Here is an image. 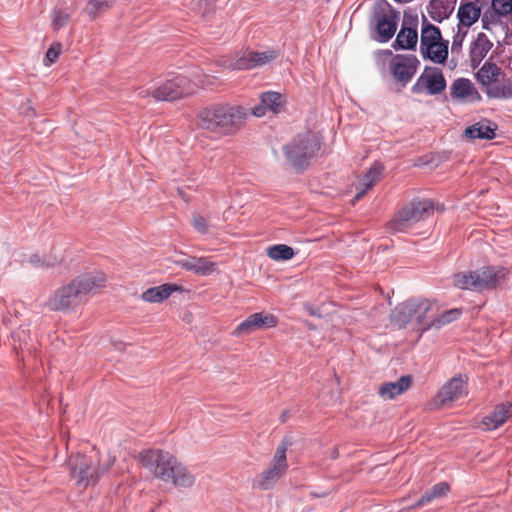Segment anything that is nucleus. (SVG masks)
<instances>
[{
    "label": "nucleus",
    "mask_w": 512,
    "mask_h": 512,
    "mask_svg": "<svg viewBox=\"0 0 512 512\" xmlns=\"http://www.w3.org/2000/svg\"><path fill=\"white\" fill-rule=\"evenodd\" d=\"M106 276L101 272L84 273L58 288L47 301L52 311H67L76 308L105 286Z\"/></svg>",
    "instance_id": "f257e3e1"
},
{
    "label": "nucleus",
    "mask_w": 512,
    "mask_h": 512,
    "mask_svg": "<svg viewBox=\"0 0 512 512\" xmlns=\"http://www.w3.org/2000/svg\"><path fill=\"white\" fill-rule=\"evenodd\" d=\"M140 462L153 475L176 487L188 488L195 481L194 475L171 453L162 450H145L140 454Z\"/></svg>",
    "instance_id": "f03ea898"
},
{
    "label": "nucleus",
    "mask_w": 512,
    "mask_h": 512,
    "mask_svg": "<svg viewBox=\"0 0 512 512\" xmlns=\"http://www.w3.org/2000/svg\"><path fill=\"white\" fill-rule=\"evenodd\" d=\"M247 109L229 104L213 105L198 115L199 126L217 134H233L247 117Z\"/></svg>",
    "instance_id": "7ed1b4c3"
},
{
    "label": "nucleus",
    "mask_w": 512,
    "mask_h": 512,
    "mask_svg": "<svg viewBox=\"0 0 512 512\" xmlns=\"http://www.w3.org/2000/svg\"><path fill=\"white\" fill-rule=\"evenodd\" d=\"M435 312V302L425 298H412L398 304L390 313V321L398 329L409 324L422 335V329L429 323Z\"/></svg>",
    "instance_id": "20e7f679"
},
{
    "label": "nucleus",
    "mask_w": 512,
    "mask_h": 512,
    "mask_svg": "<svg viewBox=\"0 0 512 512\" xmlns=\"http://www.w3.org/2000/svg\"><path fill=\"white\" fill-rule=\"evenodd\" d=\"M504 267L487 266L475 271L460 272L454 275L453 283L459 289L482 292L496 288L507 277Z\"/></svg>",
    "instance_id": "39448f33"
},
{
    "label": "nucleus",
    "mask_w": 512,
    "mask_h": 512,
    "mask_svg": "<svg viewBox=\"0 0 512 512\" xmlns=\"http://www.w3.org/2000/svg\"><path fill=\"white\" fill-rule=\"evenodd\" d=\"M320 149L319 139L309 132L298 134L283 146L287 162L298 172L304 171Z\"/></svg>",
    "instance_id": "423d86ee"
},
{
    "label": "nucleus",
    "mask_w": 512,
    "mask_h": 512,
    "mask_svg": "<svg viewBox=\"0 0 512 512\" xmlns=\"http://www.w3.org/2000/svg\"><path fill=\"white\" fill-rule=\"evenodd\" d=\"M113 463L114 458H110L106 465L99 466L96 452L92 455L78 453L69 459L70 475L78 485L86 487L97 482Z\"/></svg>",
    "instance_id": "0eeeda50"
},
{
    "label": "nucleus",
    "mask_w": 512,
    "mask_h": 512,
    "mask_svg": "<svg viewBox=\"0 0 512 512\" xmlns=\"http://www.w3.org/2000/svg\"><path fill=\"white\" fill-rule=\"evenodd\" d=\"M399 18V11L388 1H376L370 16V25L373 26L375 32L372 38L380 43H387L397 30Z\"/></svg>",
    "instance_id": "6e6552de"
},
{
    "label": "nucleus",
    "mask_w": 512,
    "mask_h": 512,
    "mask_svg": "<svg viewBox=\"0 0 512 512\" xmlns=\"http://www.w3.org/2000/svg\"><path fill=\"white\" fill-rule=\"evenodd\" d=\"M420 52L423 58L444 64L448 57V41H443L440 29L422 17Z\"/></svg>",
    "instance_id": "1a4fd4ad"
},
{
    "label": "nucleus",
    "mask_w": 512,
    "mask_h": 512,
    "mask_svg": "<svg viewBox=\"0 0 512 512\" xmlns=\"http://www.w3.org/2000/svg\"><path fill=\"white\" fill-rule=\"evenodd\" d=\"M434 209V203L431 200L414 199L389 222V229L395 232H404L414 223L433 214Z\"/></svg>",
    "instance_id": "9d476101"
},
{
    "label": "nucleus",
    "mask_w": 512,
    "mask_h": 512,
    "mask_svg": "<svg viewBox=\"0 0 512 512\" xmlns=\"http://www.w3.org/2000/svg\"><path fill=\"white\" fill-rule=\"evenodd\" d=\"M293 445V438L285 436L276 449L270 467L263 471L256 480L255 485L261 490L272 489L277 481L286 473L288 469L286 452Z\"/></svg>",
    "instance_id": "9b49d317"
},
{
    "label": "nucleus",
    "mask_w": 512,
    "mask_h": 512,
    "mask_svg": "<svg viewBox=\"0 0 512 512\" xmlns=\"http://www.w3.org/2000/svg\"><path fill=\"white\" fill-rule=\"evenodd\" d=\"M386 57H390L389 70L393 78L405 87L417 72L420 61L415 55L397 54L393 56L390 50L382 51Z\"/></svg>",
    "instance_id": "f8f14e48"
},
{
    "label": "nucleus",
    "mask_w": 512,
    "mask_h": 512,
    "mask_svg": "<svg viewBox=\"0 0 512 512\" xmlns=\"http://www.w3.org/2000/svg\"><path fill=\"white\" fill-rule=\"evenodd\" d=\"M281 56L279 49H268L266 51H254L247 49L237 54L229 67L234 70H252L274 62Z\"/></svg>",
    "instance_id": "ddd939ff"
},
{
    "label": "nucleus",
    "mask_w": 512,
    "mask_h": 512,
    "mask_svg": "<svg viewBox=\"0 0 512 512\" xmlns=\"http://www.w3.org/2000/svg\"><path fill=\"white\" fill-rule=\"evenodd\" d=\"M446 86L447 82L442 70L438 67L426 66L411 87V92L421 94L426 91L429 95H438L446 89Z\"/></svg>",
    "instance_id": "4468645a"
},
{
    "label": "nucleus",
    "mask_w": 512,
    "mask_h": 512,
    "mask_svg": "<svg viewBox=\"0 0 512 512\" xmlns=\"http://www.w3.org/2000/svg\"><path fill=\"white\" fill-rule=\"evenodd\" d=\"M192 92L190 83L183 75H177L158 86L152 96L157 101H174Z\"/></svg>",
    "instance_id": "2eb2a0df"
},
{
    "label": "nucleus",
    "mask_w": 512,
    "mask_h": 512,
    "mask_svg": "<svg viewBox=\"0 0 512 512\" xmlns=\"http://www.w3.org/2000/svg\"><path fill=\"white\" fill-rule=\"evenodd\" d=\"M417 25V16H408L406 13L404 14L401 29L392 44V47L396 51L416 49L418 41Z\"/></svg>",
    "instance_id": "dca6fc26"
},
{
    "label": "nucleus",
    "mask_w": 512,
    "mask_h": 512,
    "mask_svg": "<svg viewBox=\"0 0 512 512\" xmlns=\"http://www.w3.org/2000/svg\"><path fill=\"white\" fill-rule=\"evenodd\" d=\"M276 324L277 318L272 314L253 313L235 328L233 335L237 337L249 335L259 329L275 327Z\"/></svg>",
    "instance_id": "f3484780"
},
{
    "label": "nucleus",
    "mask_w": 512,
    "mask_h": 512,
    "mask_svg": "<svg viewBox=\"0 0 512 512\" xmlns=\"http://www.w3.org/2000/svg\"><path fill=\"white\" fill-rule=\"evenodd\" d=\"M467 394V377L465 375H456L451 378L436 394L435 402L438 405H445L448 402L455 401L461 396Z\"/></svg>",
    "instance_id": "a211bd4d"
},
{
    "label": "nucleus",
    "mask_w": 512,
    "mask_h": 512,
    "mask_svg": "<svg viewBox=\"0 0 512 512\" xmlns=\"http://www.w3.org/2000/svg\"><path fill=\"white\" fill-rule=\"evenodd\" d=\"M285 104L284 95L275 91H266L260 96V104L252 108V114L256 117H262L267 110L277 114L281 112Z\"/></svg>",
    "instance_id": "6ab92c4d"
},
{
    "label": "nucleus",
    "mask_w": 512,
    "mask_h": 512,
    "mask_svg": "<svg viewBox=\"0 0 512 512\" xmlns=\"http://www.w3.org/2000/svg\"><path fill=\"white\" fill-rule=\"evenodd\" d=\"M450 95L454 99L475 102L481 100V95L467 78H458L450 86Z\"/></svg>",
    "instance_id": "aec40b11"
},
{
    "label": "nucleus",
    "mask_w": 512,
    "mask_h": 512,
    "mask_svg": "<svg viewBox=\"0 0 512 512\" xmlns=\"http://www.w3.org/2000/svg\"><path fill=\"white\" fill-rule=\"evenodd\" d=\"M512 415V403L504 402L495 406L494 410L482 420L487 430H495L502 426Z\"/></svg>",
    "instance_id": "412c9836"
},
{
    "label": "nucleus",
    "mask_w": 512,
    "mask_h": 512,
    "mask_svg": "<svg viewBox=\"0 0 512 512\" xmlns=\"http://www.w3.org/2000/svg\"><path fill=\"white\" fill-rule=\"evenodd\" d=\"M383 171V165L378 162L374 163V165L367 170V172L359 179L354 201L360 200L364 194L375 185V183L381 180L383 177Z\"/></svg>",
    "instance_id": "4be33fe9"
},
{
    "label": "nucleus",
    "mask_w": 512,
    "mask_h": 512,
    "mask_svg": "<svg viewBox=\"0 0 512 512\" xmlns=\"http://www.w3.org/2000/svg\"><path fill=\"white\" fill-rule=\"evenodd\" d=\"M412 381V376L403 375L394 382H385L379 387V395L384 400H391L408 390Z\"/></svg>",
    "instance_id": "5701e85b"
},
{
    "label": "nucleus",
    "mask_w": 512,
    "mask_h": 512,
    "mask_svg": "<svg viewBox=\"0 0 512 512\" xmlns=\"http://www.w3.org/2000/svg\"><path fill=\"white\" fill-rule=\"evenodd\" d=\"M461 315L460 309H450L438 314V306L435 303V312L433 316L429 318V323L427 326H424L422 329V333H425L428 330L435 329L439 330L445 325L457 320Z\"/></svg>",
    "instance_id": "b1692460"
},
{
    "label": "nucleus",
    "mask_w": 512,
    "mask_h": 512,
    "mask_svg": "<svg viewBox=\"0 0 512 512\" xmlns=\"http://www.w3.org/2000/svg\"><path fill=\"white\" fill-rule=\"evenodd\" d=\"M481 16V7L473 2L461 3L457 12L459 20L458 27L468 29L471 27Z\"/></svg>",
    "instance_id": "393cba45"
},
{
    "label": "nucleus",
    "mask_w": 512,
    "mask_h": 512,
    "mask_svg": "<svg viewBox=\"0 0 512 512\" xmlns=\"http://www.w3.org/2000/svg\"><path fill=\"white\" fill-rule=\"evenodd\" d=\"M501 69L493 62L486 61L476 73L477 81L485 89V93L492 84L502 76Z\"/></svg>",
    "instance_id": "a878e982"
},
{
    "label": "nucleus",
    "mask_w": 512,
    "mask_h": 512,
    "mask_svg": "<svg viewBox=\"0 0 512 512\" xmlns=\"http://www.w3.org/2000/svg\"><path fill=\"white\" fill-rule=\"evenodd\" d=\"M486 95L490 99H512V76L503 73L499 80L488 88Z\"/></svg>",
    "instance_id": "bb28decb"
},
{
    "label": "nucleus",
    "mask_w": 512,
    "mask_h": 512,
    "mask_svg": "<svg viewBox=\"0 0 512 512\" xmlns=\"http://www.w3.org/2000/svg\"><path fill=\"white\" fill-rule=\"evenodd\" d=\"M179 289L176 284H162L159 286L151 287L144 291L141 295L142 299L150 303H160L167 299L172 292Z\"/></svg>",
    "instance_id": "cd10ccee"
},
{
    "label": "nucleus",
    "mask_w": 512,
    "mask_h": 512,
    "mask_svg": "<svg viewBox=\"0 0 512 512\" xmlns=\"http://www.w3.org/2000/svg\"><path fill=\"white\" fill-rule=\"evenodd\" d=\"M493 44L486 34L479 33L470 48V58L473 65L479 64L491 50Z\"/></svg>",
    "instance_id": "c85d7f7f"
},
{
    "label": "nucleus",
    "mask_w": 512,
    "mask_h": 512,
    "mask_svg": "<svg viewBox=\"0 0 512 512\" xmlns=\"http://www.w3.org/2000/svg\"><path fill=\"white\" fill-rule=\"evenodd\" d=\"M450 491V486L446 482H439L432 488L427 490L414 504L410 506V509H416L427 505L435 499L444 497Z\"/></svg>",
    "instance_id": "c756f323"
},
{
    "label": "nucleus",
    "mask_w": 512,
    "mask_h": 512,
    "mask_svg": "<svg viewBox=\"0 0 512 512\" xmlns=\"http://www.w3.org/2000/svg\"><path fill=\"white\" fill-rule=\"evenodd\" d=\"M496 125L492 127L488 123L477 122L465 129V136L470 139L491 140L495 137Z\"/></svg>",
    "instance_id": "7c9ffc66"
},
{
    "label": "nucleus",
    "mask_w": 512,
    "mask_h": 512,
    "mask_svg": "<svg viewBox=\"0 0 512 512\" xmlns=\"http://www.w3.org/2000/svg\"><path fill=\"white\" fill-rule=\"evenodd\" d=\"M427 11L436 22H442L444 19H447L452 12L448 4L442 0H430Z\"/></svg>",
    "instance_id": "2f4dec72"
},
{
    "label": "nucleus",
    "mask_w": 512,
    "mask_h": 512,
    "mask_svg": "<svg viewBox=\"0 0 512 512\" xmlns=\"http://www.w3.org/2000/svg\"><path fill=\"white\" fill-rule=\"evenodd\" d=\"M267 256L274 261H287L294 257L295 251L286 244H275L267 248Z\"/></svg>",
    "instance_id": "473e14b6"
},
{
    "label": "nucleus",
    "mask_w": 512,
    "mask_h": 512,
    "mask_svg": "<svg viewBox=\"0 0 512 512\" xmlns=\"http://www.w3.org/2000/svg\"><path fill=\"white\" fill-rule=\"evenodd\" d=\"M113 4L114 0H89L84 10L90 18H95L110 9Z\"/></svg>",
    "instance_id": "72a5a7b5"
},
{
    "label": "nucleus",
    "mask_w": 512,
    "mask_h": 512,
    "mask_svg": "<svg viewBox=\"0 0 512 512\" xmlns=\"http://www.w3.org/2000/svg\"><path fill=\"white\" fill-rule=\"evenodd\" d=\"M193 273L200 276L211 275L216 269V263L209 261L206 257H195Z\"/></svg>",
    "instance_id": "f704fd0d"
},
{
    "label": "nucleus",
    "mask_w": 512,
    "mask_h": 512,
    "mask_svg": "<svg viewBox=\"0 0 512 512\" xmlns=\"http://www.w3.org/2000/svg\"><path fill=\"white\" fill-rule=\"evenodd\" d=\"M61 260L62 259L57 256H47V257L41 258L39 254H31L28 257L27 262L36 268H38V267L49 268V267L55 266L56 264L61 262Z\"/></svg>",
    "instance_id": "c9c22d12"
},
{
    "label": "nucleus",
    "mask_w": 512,
    "mask_h": 512,
    "mask_svg": "<svg viewBox=\"0 0 512 512\" xmlns=\"http://www.w3.org/2000/svg\"><path fill=\"white\" fill-rule=\"evenodd\" d=\"M491 8L498 17L506 16L512 11V0H492Z\"/></svg>",
    "instance_id": "e433bc0d"
},
{
    "label": "nucleus",
    "mask_w": 512,
    "mask_h": 512,
    "mask_svg": "<svg viewBox=\"0 0 512 512\" xmlns=\"http://www.w3.org/2000/svg\"><path fill=\"white\" fill-rule=\"evenodd\" d=\"M468 33L467 29H463L461 27H458L457 33L453 37L452 45H451V52L452 54L460 53L462 49V45L464 42V39Z\"/></svg>",
    "instance_id": "4c0bfd02"
},
{
    "label": "nucleus",
    "mask_w": 512,
    "mask_h": 512,
    "mask_svg": "<svg viewBox=\"0 0 512 512\" xmlns=\"http://www.w3.org/2000/svg\"><path fill=\"white\" fill-rule=\"evenodd\" d=\"M68 20H69V14L59 11V10L55 11L53 21H52L54 30H60L61 28H63L67 24Z\"/></svg>",
    "instance_id": "58836bf2"
},
{
    "label": "nucleus",
    "mask_w": 512,
    "mask_h": 512,
    "mask_svg": "<svg viewBox=\"0 0 512 512\" xmlns=\"http://www.w3.org/2000/svg\"><path fill=\"white\" fill-rule=\"evenodd\" d=\"M61 51V45L59 43H55L51 45V47L47 50L45 55V64L50 65L56 61Z\"/></svg>",
    "instance_id": "ea45409f"
},
{
    "label": "nucleus",
    "mask_w": 512,
    "mask_h": 512,
    "mask_svg": "<svg viewBox=\"0 0 512 512\" xmlns=\"http://www.w3.org/2000/svg\"><path fill=\"white\" fill-rule=\"evenodd\" d=\"M193 225L194 228L201 234H206L208 232V223L206 219L201 215L194 216Z\"/></svg>",
    "instance_id": "a19ab883"
},
{
    "label": "nucleus",
    "mask_w": 512,
    "mask_h": 512,
    "mask_svg": "<svg viewBox=\"0 0 512 512\" xmlns=\"http://www.w3.org/2000/svg\"><path fill=\"white\" fill-rule=\"evenodd\" d=\"M497 14L494 13V11H485L482 16V27L485 30H491L490 25L494 23L496 19Z\"/></svg>",
    "instance_id": "79ce46f5"
},
{
    "label": "nucleus",
    "mask_w": 512,
    "mask_h": 512,
    "mask_svg": "<svg viewBox=\"0 0 512 512\" xmlns=\"http://www.w3.org/2000/svg\"><path fill=\"white\" fill-rule=\"evenodd\" d=\"M194 259L195 256L184 257L176 261V264L186 271L193 272L194 271Z\"/></svg>",
    "instance_id": "37998d69"
},
{
    "label": "nucleus",
    "mask_w": 512,
    "mask_h": 512,
    "mask_svg": "<svg viewBox=\"0 0 512 512\" xmlns=\"http://www.w3.org/2000/svg\"><path fill=\"white\" fill-rule=\"evenodd\" d=\"M178 195L185 201L188 202L191 198V196L184 190V188L178 187L177 188Z\"/></svg>",
    "instance_id": "c03bdc74"
},
{
    "label": "nucleus",
    "mask_w": 512,
    "mask_h": 512,
    "mask_svg": "<svg viewBox=\"0 0 512 512\" xmlns=\"http://www.w3.org/2000/svg\"><path fill=\"white\" fill-rule=\"evenodd\" d=\"M137 95L139 97H142V98H146L148 96H150V91L148 89H140L138 92H137Z\"/></svg>",
    "instance_id": "a18cd8bd"
},
{
    "label": "nucleus",
    "mask_w": 512,
    "mask_h": 512,
    "mask_svg": "<svg viewBox=\"0 0 512 512\" xmlns=\"http://www.w3.org/2000/svg\"><path fill=\"white\" fill-rule=\"evenodd\" d=\"M290 417V411L289 410H283L280 416V419L282 422H285Z\"/></svg>",
    "instance_id": "49530a36"
},
{
    "label": "nucleus",
    "mask_w": 512,
    "mask_h": 512,
    "mask_svg": "<svg viewBox=\"0 0 512 512\" xmlns=\"http://www.w3.org/2000/svg\"><path fill=\"white\" fill-rule=\"evenodd\" d=\"M338 455H339L338 450L336 448H334L331 452V458L336 459L338 457Z\"/></svg>",
    "instance_id": "de8ad7c7"
}]
</instances>
